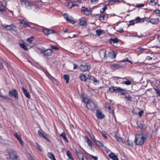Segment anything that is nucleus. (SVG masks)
<instances>
[{
	"instance_id": "obj_53",
	"label": "nucleus",
	"mask_w": 160,
	"mask_h": 160,
	"mask_svg": "<svg viewBox=\"0 0 160 160\" xmlns=\"http://www.w3.org/2000/svg\"><path fill=\"white\" fill-rule=\"evenodd\" d=\"M51 47L52 48V49L56 50H59V48L56 47V46H53L52 45H51Z\"/></svg>"
},
{
	"instance_id": "obj_43",
	"label": "nucleus",
	"mask_w": 160,
	"mask_h": 160,
	"mask_svg": "<svg viewBox=\"0 0 160 160\" xmlns=\"http://www.w3.org/2000/svg\"><path fill=\"white\" fill-rule=\"evenodd\" d=\"M14 136L18 140L21 138V136L19 135L17 133H15Z\"/></svg>"
},
{
	"instance_id": "obj_3",
	"label": "nucleus",
	"mask_w": 160,
	"mask_h": 160,
	"mask_svg": "<svg viewBox=\"0 0 160 160\" xmlns=\"http://www.w3.org/2000/svg\"><path fill=\"white\" fill-rule=\"evenodd\" d=\"M21 2L22 5L25 7H31L33 5L31 2L28 1L21 0Z\"/></svg>"
},
{
	"instance_id": "obj_31",
	"label": "nucleus",
	"mask_w": 160,
	"mask_h": 160,
	"mask_svg": "<svg viewBox=\"0 0 160 160\" xmlns=\"http://www.w3.org/2000/svg\"><path fill=\"white\" fill-rule=\"evenodd\" d=\"M94 78L93 77L88 75V78H87V81L89 82H91L94 80Z\"/></svg>"
},
{
	"instance_id": "obj_35",
	"label": "nucleus",
	"mask_w": 160,
	"mask_h": 160,
	"mask_svg": "<svg viewBox=\"0 0 160 160\" xmlns=\"http://www.w3.org/2000/svg\"><path fill=\"white\" fill-rule=\"evenodd\" d=\"M122 83L126 84L127 85H131L132 84L131 82L128 79H127V80L125 81H124L122 82Z\"/></svg>"
},
{
	"instance_id": "obj_50",
	"label": "nucleus",
	"mask_w": 160,
	"mask_h": 160,
	"mask_svg": "<svg viewBox=\"0 0 160 160\" xmlns=\"http://www.w3.org/2000/svg\"><path fill=\"white\" fill-rule=\"evenodd\" d=\"M88 10L87 8H86L85 7H82V11L84 12L87 11Z\"/></svg>"
},
{
	"instance_id": "obj_56",
	"label": "nucleus",
	"mask_w": 160,
	"mask_h": 160,
	"mask_svg": "<svg viewBox=\"0 0 160 160\" xmlns=\"http://www.w3.org/2000/svg\"><path fill=\"white\" fill-rule=\"evenodd\" d=\"M87 142L88 145L89 146H90L91 148H92V142L91 141H89L88 142Z\"/></svg>"
},
{
	"instance_id": "obj_26",
	"label": "nucleus",
	"mask_w": 160,
	"mask_h": 160,
	"mask_svg": "<svg viewBox=\"0 0 160 160\" xmlns=\"http://www.w3.org/2000/svg\"><path fill=\"white\" fill-rule=\"evenodd\" d=\"M66 154L69 160H74L73 157H72L71 153L70 151H67Z\"/></svg>"
},
{
	"instance_id": "obj_18",
	"label": "nucleus",
	"mask_w": 160,
	"mask_h": 160,
	"mask_svg": "<svg viewBox=\"0 0 160 160\" xmlns=\"http://www.w3.org/2000/svg\"><path fill=\"white\" fill-rule=\"evenodd\" d=\"M116 54L113 51H110L109 52L108 57L114 59L116 57Z\"/></svg>"
},
{
	"instance_id": "obj_59",
	"label": "nucleus",
	"mask_w": 160,
	"mask_h": 160,
	"mask_svg": "<svg viewBox=\"0 0 160 160\" xmlns=\"http://www.w3.org/2000/svg\"><path fill=\"white\" fill-rule=\"evenodd\" d=\"M101 133H102L103 136L105 139H108V137H107L106 135L105 134L103 133L102 132H101Z\"/></svg>"
},
{
	"instance_id": "obj_38",
	"label": "nucleus",
	"mask_w": 160,
	"mask_h": 160,
	"mask_svg": "<svg viewBox=\"0 0 160 160\" xmlns=\"http://www.w3.org/2000/svg\"><path fill=\"white\" fill-rule=\"evenodd\" d=\"M19 46L22 48L23 49L25 50H28V49L27 48V46L23 44L20 43L19 44Z\"/></svg>"
},
{
	"instance_id": "obj_52",
	"label": "nucleus",
	"mask_w": 160,
	"mask_h": 160,
	"mask_svg": "<svg viewBox=\"0 0 160 160\" xmlns=\"http://www.w3.org/2000/svg\"><path fill=\"white\" fill-rule=\"evenodd\" d=\"M107 9L106 6H105L104 8H102L100 10V12L101 13H103L104 12L106 9Z\"/></svg>"
},
{
	"instance_id": "obj_8",
	"label": "nucleus",
	"mask_w": 160,
	"mask_h": 160,
	"mask_svg": "<svg viewBox=\"0 0 160 160\" xmlns=\"http://www.w3.org/2000/svg\"><path fill=\"white\" fill-rule=\"evenodd\" d=\"M123 67V66L120 65L118 64H113L111 65H110V68L111 69L113 70H116L117 69L120 68H122Z\"/></svg>"
},
{
	"instance_id": "obj_39",
	"label": "nucleus",
	"mask_w": 160,
	"mask_h": 160,
	"mask_svg": "<svg viewBox=\"0 0 160 160\" xmlns=\"http://www.w3.org/2000/svg\"><path fill=\"white\" fill-rule=\"evenodd\" d=\"M108 18V15H105L102 16L100 17H99V19L100 21L103 20L105 19Z\"/></svg>"
},
{
	"instance_id": "obj_7",
	"label": "nucleus",
	"mask_w": 160,
	"mask_h": 160,
	"mask_svg": "<svg viewBox=\"0 0 160 160\" xmlns=\"http://www.w3.org/2000/svg\"><path fill=\"white\" fill-rule=\"evenodd\" d=\"M76 154L79 159L84 160V156L82 153L80 151L75 149Z\"/></svg>"
},
{
	"instance_id": "obj_61",
	"label": "nucleus",
	"mask_w": 160,
	"mask_h": 160,
	"mask_svg": "<svg viewBox=\"0 0 160 160\" xmlns=\"http://www.w3.org/2000/svg\"><path fill=\"white\" fill-rule=\"evenodd\" d=\"M156 93L159 96H160V91L158 90H155Z\"/></svg>"
},
{
	"instance_id": "obj_60",
	"label": "nucleus",
	"mask_w": 160,
	"mask_h": 160,
	"mask_svg": "<svg viewBox=\"0 0 160 160\" xmlns=\"http://www.w3.org/2000/svg\"><path fill=\"white\" fill-rule=\"evenodd\" d=\"M90 11L89 10H87V11H86L84 12V14L85 15H89V14H90Z\"/></svg>"
},
{
	"instance_id": "obj_20",
	"label": "nucleus",
	"mask_w": 160,
	"mask_h": 160,
	"mask_svg": "<svg viewBox=\"0 0 160 160\" xmlns=\"http://www.w3.org/2000/svg\"><path fill=\"white\" fill-rule=\"evenodd\" d=\"M82 97L83 99V101L84 103L86 104V106L88 103L91 101L90 99L87 98L86 96H82Z\"/></svg>"
},
{
	"instance_id": "obj_22",
	"label": "nucleus",
	"mask_w": 160,
	"mask_h": 160,
	"mask_svg": "<svg viewBox=\"0 0 160 160\" xmlns=\"http://www.w3.org/2000/svg\"><path fill=\"white\" fill-rule=\"evenodd\" d=\"M22 90L24 94L25 95V96L28 98H29L30 97V95L27 92V90L25 89L24 87L22 88Z\"/></svg>"
},
{
	"instance_id": "obj_15",
	"label": "nucleus",
	"mask_w": 160,
	"mask_h": 160,
	"mask_svg": "<svg viewBox=\"0 0 160 160\" xmlns=\"http://www.w3.org/2000/svg\"><path fill=\"white\" fill-rule=\"evenodd\" d=\"M20 22L21 24H23V26L25 27H30L29 24L30 23L28 22L24 21L23 20L21 19L20 20Z\"/></svg>"
},
{
	"instance_id": "obj_44",
	"label": "nucleus",
	"mask_w": 160,
	"mask_h": 160,
	"mask_svg": "<svg viewBox=\"0 0 160 160\" xmlns=\"http://www.w3.org/2000/svg\"><path fill=\"white\" fill-rule=\"evenodd\" d=\"M121 62H130V63H132V62L131 61H130L128 60V58H125L123 60H122Z\"/></svg>"
},
{
	"instance_id": "obj_46",
	"label": "nucleus",
	"mask_w": 160,
	"mask_h": 160,
	"mask_svg": "<svg viewBox=\"0 0 160 160\" xmlns=\"http://www.w3.org/2000/svg\"><path fill=\"white\" fill-rule=\"evenodd\" d=\"M36 144L37 147L38 149V150H39L40 151H42V148H41V147L37 143H36Z\"/></svg>"
},
{
	"instance_id": "obj_62",
	"label": "nucleus",
	"mask_w": 160,
	"mask_h": 160,
	"mask_svg": "<svg viewBox=\"0 0 160 160\" xmlns=\"http://www.w3.org/2000/svg\"><path fill=\"white\" fill-rule=\"evenodd\" d=\"M19 142L21 144L22 146H23V142L22 141V138L18 140Z\"/></svg>"
},
{
	"instance_id": "obj_37",
	"label": "nucleus",
	"mask_w": 160,
	"mask_h": 160,
	"mask_svg": "<svg viewBox=\"0 0 160 160\" xmlns=\"http://www.w3.org/2000/svg\"><path fill=\"white\" fill-rule=\"evenodd\" d=\"M114 137L119 142H123V141L122 138L121 137L118 136L116 134L115 135Z\"/></svg>"
},
{
	"instance_id": "obj_49",
	"label": "nucleus",
	"mask_w": 160,
	"mask_h": 160,
	"mask_svg": "<svg viewBox=\"0 0 160 160\" xmlns=\"http://www.w3.org/2000/svg\"><path fill=\"white\" fill-rule=\"evenodd\" d=\"M144 4H137L136 7L137 8H142L144 7Z\"/></svg>"
},
{
	"instance_id": "obj_2",
	"label": "nucleus",
	"mask_w": 160,
	"mask_h": 160,
	"mask_svg": "<svg viewBox=\"0 0 160 160\" xmlns=\"http://www.w3.org/2000/svg\"><path fill=\"white\" fill-rule=\"evenodd\" d=\"M52 52V49H48L46 50L42 49L41 53H42L45 56H49L51 55Z\"/></svg>"
},
{
	"instance_id": "obj_48",
	"label": "nucleus",
	"mask_w": 160,
	"mask_h": 160,
	"mask_svg": "<svg viewBox=\"0 0 160 160\" xmlns=\"http://www.w3.org/2000/svg\"><path fill=\"white\" fill-rule=\"evenodd\" d=\"M109 91L111 92H114V87L110 88L109 89Z\"/></svg>"
},
{
	"instance_id": "obj_57",
	"label": "nucleus",
	"mask_w": 160,
	"mask_h": 160,
	"mask_svg": "<svg viewBox=\"0 0 160 160\" xmlns=\"http://www.w3.org/2000/svg\"><path fill=\"white\" fill-rule=\"evenodd\" d=\"M143 113V111H141L138 112L139 116V117H141L142 116V114Z\"/></svg>"
},
{
	"instance_id": "obj_27",
	"label": "nucleus",
	"mask_w": 160,
	"mask_h": 160,
	"mask_svg": "<svg viewBox=\"0 0 160 160\" xmlns=\"http://www.w3.org/2000/svg\"><path fill=\"white\" fill-rule=\"evenodd\" d=\"M48 156L52 160H56L54 155L51 152H49L48 153Z\"/></svg>"
},
{
	"instance_id": "obj_45",
	"label": "nucleus",
	"mask_w": 160,
	"mask_h": 160,
	"mask_svg": "<svg viewBox=\"0 0 160 160\" xmlns=\"http://www.w3.org/2000/svg\"><path fill=\"white\" fill-rule=\"evenodd\" d=\"M154 12L155 14L158 16H160V11L158 10H155L154 11Z\"/></svg>"
},
{
	"instance_id": "obj_23",
	"label": "nucleus",
	"mask_w": 160,
	"mask_h": 160,
	"mask_svg": "<svg viewBox=\"0 0 160 160\" xmlns=\"http://www.w3.org/2000/svg\"><path fill=\"white\" fill-rule=\"evenodd\" d=\"M2 26L6 28V29L8 30H12L13 29V28L12 27V25H5L2 24Z\"/></svg>"
},
{
	"instance_id": "obj_54",
	"label": "nucleus",
	"mask_w": 160,
	"mask_h": 160,
	"mask_svg": "<svg viewBox=\"0 0 160 160\" xmlns=\"http://www.w3.org/2000/svg\"><path fill=\"white\" fill-rule=\"evenodd\" d=\"M133 21H135L134 20L133 21H129V26L134 25L135 23V22H133ZM135 23H136L135 22Z\"/></svg>"
},
{
	"instance_id": "obj_17",
	"label": "nucleus",
	"mask_w": 160,
	"mask_h": 160,
	"mask_svg": "<svg viewBox=\"0 0 160 160\" xmlns=\"http://www.w3.org/2000/svg\"><path fill=\"white\" fill-rule=\"evenodd\" d=\"M79 22L80 24L81 25L85 26L86 24L87 20L85 18H81L79 19Z\"/></svg>"
},
{
	"instance_id": "obj_28",
	"label": "nucleus",
	"mask_w": 160,
	"mask_h": 160,
	"mask_svg": "<svg viewBox=\"0 0 160 160\" xmlns=\"http://www.w3.org/2000/svg\"><path fill=\"white\" fill-rule=\"evenodd\" d=\"M80 78L82 81H87V78H86L85 75L83 74H81L80 76Z\"/></svg>"
},
{
	"instance_id": "obj_55",
	"label": "nucleus",
	"mask_w": 160,
	"mask_h": 160,
	"mask_svg": "<svg viewBox=\"0 0 160 160\" xmlns=\"http://www.w3.org/2000/svg\"><path fill=\"white\" fill-rule=\"evenodd\" d=\"M92 81L94 82V83L96 85L98 83V81L95 78H94V80H93Z\"/></svg>"
},
{
	"instance_id": "obj_21",
	"label": "nucleus",
	"mask_w": 160,
	"mask_h": 160,
	"mask_svg": "<svg viewBox=\"0 0 160 160\" xmlns=\"http://www.w3.org/2000/svg\"><path fill=\"white\" fill-rule=\"evenodd\" d=\"M109 42L112 44H113V46L114 44H116L118 42V39L117 38L111 39L109 40Z\"/></svg>"
},
{
	"instance_id": "obj_1",
	"label": "nucleus",
	"mask_w": 160,
	"mask_h": 160,
	"mask_svg": "<svg viewBox=\"0 0 160 160\" xmlns=\"http://www.w3.org/2000/svg\"><path fill=\"white\" fill-rule=\"evenodd\" d=\"M148 136L147 133L137 134L135 136V139L134 142L137 145H142L146 141Z\"/></svg>"
},
{
	"instance_id": "obj_36",
	"label": "nucleus",
	"mask_w": 160,
	"mask_h": 160,
	"mask_svg": "<svg viewBox=\"0 0 160 160\" xmlns=\"http://www.w3.org/2000/svg\"><path fill=\"white\" fill-rule=\"evenodd\" d=\"M104 31L102 30H97L96 31L97 34L98 36H100L102 33H103Z\"/></svg>"
},
{
	"instance_id": "obj_29",
	"label": "nucleus",
	"mask_w": 160,
	"mask_h": 160,
	"mask_svg": "<svg viewBox=\"0 0 160 160\" xmlns=\"http://www.w3.org/2000/svg\"><path fill=\"white\" fill-rule=\"evenodd\" d=\"M33 39V37H31L27 39V41L28 42V43H27V44L28 46L29 45V44H30L32 42Z\"/></svg>"
},
{
	"instance_id": "obj_41",
	"label": "nucleus",
	"mask_w": 160,
	"mask_h": 160,
	"mask_svg": "<svg viewBox=\"0 0 160 160\" xmlns=\"http://www.w3.org/2000/svg\"><path fill=\"white\" fill-rule=\"evenodd\" d=\"M126 145H128L129 146H132V141H129L128 139L127 142H125Z\"/></svg>"
},
{
	"instance_id": "obj_19",
	"label": "nucleus",
	"mask_w": 160,
	"mask_h": 160,
	"mask_svg": "<svg viewBox=\"0 0 160 160\" xmlns=\"http://www.w3.org/2000/svg\"><path fill=\"white\" fill-rule=\"evenodd\" d=\"M146 18H140L139 17H138L134 20L136 22V23L143 22L145 21V19Z\"/></svg>"
},
{
	"instance_id": "obj_47",
	"label": "nucleus",
	"mask_w": 160,
	"mask_h": 160,
	"mask_svg": "<svg viewBox=\"0 0 160 160\" xmlns=\"http://www.w3.org/2000/svg\"><path fill=\"white\" fill-rule=\"evenodd\" d=\"M115 3L114 0H110L108 2V4L110 5H112Z\"/></svg>"
},
{
	"instance_id": "obj_42",
	"label": "nucleus",
	"mask_w": 160,
	"mask_h": 160,
	"mask_svg": "<svg viewBox=\"0 0 160 160\" xmlns=\"http://www.w3.org/2000/svg\"><path fill=\"white\" fill-rule=\"evenodd\" d=\"M156 2L152 0H151L149 3V4L152 6H155L156 5Z\"/></svg>"
},
{
	"instance_id": "obj_63",
	"label": "nucleus",
	"mask_w": 160,
	"mask_h": 160,
	"mask_svg": "<svg viewBox=\"0 0 160 160\" xmlns=\"http://www.w3.org/2000/svg\"><path fill=\"white\" fill-rule=\"evenodd\" d=\"M73 65H74V68H73V69H77L78 68V65L75 64V63H74V64H73Z\"/></svg>"
},
{
	"instance_id": "obj_16",
	"label": "nucleus",
	"mask_w": 160,
	"mask_h": 160,
	"mask_svg": "<svg viewBox=\"0 0 160 160\" xmlns=\"http://www.w3.org/2000/svg\"><path fill=\"white\" fill-rule=\"evenodd\" d=\"M109 157L113 160H119L117 156L114 153L111 152L109 154Z\"/></svg>"
},
{
	"instance_id": "obj_40",
	"label": "nucleus",
	"mask_w": 160,
	"mask_h": 160,
	"mask_svg": "<svg viewBox=\"0 0 160 160\" xmlns=\"http://www.w3.org/2000/svg\"><path fill=\"white\" fill-rule=\"evenodd\" d=\"M138 128L141 129L143 128L144 126V125L143 124V122H140L139 123H138Z\"/></svg>"
},
{
	"instance_id": "obj_12",
	"label": "nucleus",
	"mask_w": 160,
	"mask_h": 160,
	"mask_svg": "<svg viewBox=\"0 0 160 160\" xmlns=\"http://www.w3.org/2000/svg\"><path fill=\"white\" fill-rule=\"evenodd\" d=\"M43 31L45 34L48 35L56 33V32L55 31L52 30H49L48 28H44L43 29Z\"/></svg>"
},
{
	"instance_id": "obj_34",
	"label": "nucleus",
	"mask_w": 160,
	"mask_h": 160,
	"mask_svg": "<svg viewBox=\"0 0 160 160\" xmlns=\"http://www.w3.org/2000/svg\"><path fill=\"white\" fill-rule=\"evenodd\" d=\"M63 78L66 80V83H68L69 81V77L68 75L65 74L63 76Z\"/></svg>"
},
{
	"instance_id": "obj_58",
	"label": "nucleus",
	"mask_w": 160,
	"mask_h": 160,
	"mask_svg": "<svg viewBox=\"0 0 160 160\" xmlns=\"http://www.w3.org/2000/svg\"><path fill=\"white\" fill-rule=\"evenodd\" d=\"M92 158H93L95 160H97L98 159V157L96 156H94L91 155H89Z\"/></svg>"
},
{
	"instance_id": "obj_24",
	"label": "nucleus",
	"mask_w": 160,
	"mask_h": 160,
	"mask_svg": "<svg viewBox=\"0 0 160 160\" xmlns=\"http://www.w3.org/2000/svg\"><path fill=\"white\" fill-rule=\"evenodd\" d=\"M38 133L39 137L44 138L47 141H49L48 139L40 130L38 131Z\"/></svg>"
},
{
	"instance_id": "obj_13",
	"label": "nucleus",
	"mask_w": 160,
	"mask_h": 160,
	"mask_svg": "<svg viewBox=\"0 0 160 160\" xmlns=\"http://www.w3.org/2000/svg\"><path fill=\"white\" fill-rule=\"evenodd\" d=\"M96 115L98 118L99 119H102L105 117L103 113L99 110H98L97 111Z\"/></svg>"
},
{
	"instance_id": "obj_33",
	"label": "nucleus",
	"mask_w": 160,
	"mask_h": 160,
	"mask_svg": "<svg viewBox=\"0 0 160 160\" xmlns=\"http://www.w3.org/2000/svg\"><path fill=\"white\" fill-rule=\"evenodd\" d=\"M60 136L63 138V139L65 141H66L67 142H68V140L66 137V135L64 132L60 134Z\"/></svg>"
},
{
	"instance_id": "obj_6",
	"label": "nucleus",
	"mask_w": 160,
	"mask_h": 160,
	"mask_svg": "<svg viewBox=\"0 0 160 160\" xmlns=\"http://www.w3.org/2000/svg\"><path fill=\"white\" fill-rule=\"evenodd\" d=\"M80 69L83 72L88 71L91 69V66L89 65H81L80 67Z\"/></svg>"
},
{
	"instance_id": "obj_5",
	"label": "nucleus",
	"mask_w": 160,
	"mask_h": 160,
	"mask_svg": "<svg viewBox=\"0 0 160 160\" xmlns=\"http://www.w3.org/2000/svg\"><path fill=\"white\" fill-rule=\"evenodd\" d=\"M86 107L88 109L93 110L95 108V105L94 103L91 101L87 104Z\"/></svg>"
},
{
	"instance_id": "obj_10",
	"label": "nucleus",
	"mask_w": 160,
	"mask_h": 160,
	"mask_svg": "<svg viewBox=\"0 0 160 160\" xmlns=\"http://www.w3.org/2000/svg\"><path fill=\"white\" fill-rule=\"evenodd\" d=\"M148 19H149L148 22L153 24H158L159 22L158 18H149Z\"/></svg>"
},
{
	"instance_id": "obj_30",
	"label": "nucleus",
	"mask_w": 160,
	"mask_h": 160,
	"mask_svg": "<svg viewBox=\"0 0 160 160\" xmlns=\"http://www.w3.org/2000/svg\"><path fill=\"white\" fill-rule=\"evenodd\" d=\"M92 139L93 140L94 142L98 146H101L102 145V143L100 142L97 140H96L94 137L93 138H92Z\"/></svg>"
},
{
	"instance_id": "obj_32",
	"label": "nucleus",
	"mask_w": 160,
	"mask_h": 160,
	"mask_svg": "<svg viewBox=\"0 0 160 160\" xmlns=\"http://www.w3.org/2000/svg\"><path fill=\"white\" fill-rule=\"evenodd\" d=\"M45 72L47 76L48 77V78L50 79L52 82H53L54 78L52 77L48 72L45 71Z\"/></svg>"
},
{
	"instance_id": "obj_9",
	"label": "nucleus",
	"mask_w": 160,
	"mask_h": 160,
	"mask_svg": "<svg viewBox=\"0 0 160 160\" xmlns=\"http://www.w3.org/2000/svg\"><path fill=\"white\" fill-rule=\"evenodd\" d=\"M8 94L10 96H13L15 98H17V99H18V94L17 91L16 90L14 89L12 91H10L9 92Z\"/></svg>"
},
{
	"instance_id": "obj_25",
	"label": "nucleus",
	"mask_w": 160,
	"mask_h": 160,
	"mask_svg": "<svg viewBox=\"0 0 160 160\" xmlns=\"http://www.w3.org/2000/svg\"><path fill=\"white\" fill-rule=\"evenodd\" d=\"M125 91V89H122L120 87H114V92H118Z\"/></svg>"
},
{
	"instance_id": "obj_4",
	"label": "nucleus",
	"mask_w": 160,
	"mask_h": 160,
	"mask_svg": "<svg viewBox=\"0 0 160 160\" xmlns=\"http://www.w3.org/2000/svg\"><path fill=\"white\" fill-rule=\"evenodd\" d=\"M10 158L12 160H18V156L16 152L10 150L9 152Z\"/></svg>"
},
{
	"instance_id": "obj_64",
	"label": "nucleus",
	"mask_w": 160,
	"mask_h": 160,
	"mask_svg": "<svg viewBox=\"0 0 160 160\" xmlns=\"http://www.w3.org/2000/svg\"><path fill=\"white\" fill-rule=\"evenodd\" d=\"M5 11V9L4 8H2L1 6H0V11L2 12H3Z\"/></svg>"
},
{
	"instance_id": "obj_11",
	"label": "nucleus",
	"mask_w": 160,
	"mask_h": 160,
	"mask_svg": "<svg viewBox=\"0 0 160 160\" xmlns=\"http://www.w3.org/2000/svg\"><path fill=\"white\" fill-rule=\"evenodd\" d=\"M65 18L67 21L69 22H70L74 24L75 23V22L73 20V18L71 17H69L67 13H65L64 15Z\"/></svg>"
},
{
	"instance_id": "obj_51",
	"label": "nucleus",
	"mask_w": 160,
	"mask_h": 160,
	"mask_svg": "<svg viewBox=\"0 0 160 160\" xmlns=\"http://www.w3.org/2000/svg\"><path fill=\"white\" fill-rule=\"evenodd\" d=\"M125 98H126L127 101H131L132 97L130 96H125Z\"/></svg>"
},
{
	"instance_id": "obj_14",
	"label": "nucleus",
	"mask_w": 160,
	"mask_h": 160,
	"mask_svg": "<svg viewBox=\"0 0 160 160\" xmlns=\"http://www.w3.org/2000/svg\"><path fill=\"white\" fill-rule=\"evenodd\" d=\"M106 51L104 49L101 50L99 52V55L101 58L106 59L107 57L106 56Z\"/></svg>"
}]
</instances>
